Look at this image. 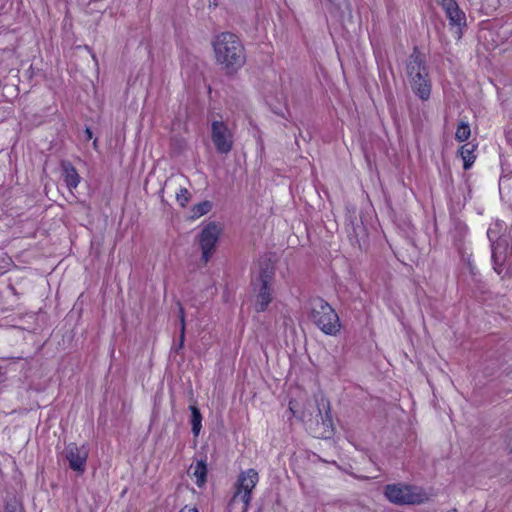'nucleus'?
<instances>
[{"label": "nucleus", "mask_w": 512, "mask_h": 512, "mask_svg": "<svg viewBox=\"0 0 512 512\" xmlns=\"http://www.w3.org/2000/svg\"><path fill=\"white\" fill-rule=\"evenodd\" d=\"M289 412L300 419L315 437L330 438L332 436L334 429L330 403L324 396H315L309 400L301 412L296 409V403L290 401Z\"/></svg>", "instance_id": "obj_1"}, {"label": "nucleus", "mask_w": 512, "mask_h": 512, "mask_svg": "<svg viewBox=\"0 0 512 512\" xmlns=\"http://www.w3.org/2000/svg\"><path fill=\"white\" fill-rule=\"evenodd\" d=\"M212 46L216 62L227 72L233 73L244 65V47L236 35L221 33L214 38Z\"/></svg>", "instance_id": "obj_2"}, {"label": "nucleus", "mask_w": 512, "mask_h": 512, "mask_svg": "<svg viewBox=\"0 0 512 512\" xmlns=\"http://www.w3.org/2000/svg\"><path fill=\"white\" fill-rule=\"evenodd\" d=\"M407 77L413 92L421 100H428L431 94V80L422 56L416 51L408 59Z\"/></svg>", "instance_id": "obj_3"}, {"label": "nucleus", "mask_w": 512, "mask_h": 512, "mask_svg": "<svg viewBox=\"0 0 512 512\" xmlns=\"http://www.w3.org/2000/svg\"><path fill=\"white\" fill-rule=\"evenodd\" d=\"M310 318L325 334L336 335L341 327L339 317L329 303L321 298L310 302Z\"/></svg>", "instance_id": "obj_4"}, {"label": "nucleus", "mask_w": 512, "mask_h": 512, "mask_svg": "<svg viewBox=\"0 0 512 512\" xmlns=\"http://www.w3.org/2000/svg\"><path fill=\"white\" fill-rule=\"evenodd\" d=\"M384 494L390 502L398 505L420 504L428 499L422 488L401 483L387 485Z\"/></svg>", "instance_id": "obj_5"}, {"label": "nucleus", "mask_w": 512, "mask_h": 512, "mask_svg": "<svg viewBox=\"0 0 512 512\" xmlns=\"http://www.w3.org/2000/svg\"><path fill=\"white\" fill-rule=\"evenodd\" d=\"M211 139L220 154H228L233 148V132L223 121L215 120L211 123Z\"/></svg>", "instance_id": "obj_6"}, {"label": "nucleus", "mask_w": 512, "mask_h": 512, "mask_svg": "<svg viewBox=\"0 0 512 512\" xmlns=\"http://www.w3.org/2000/svg\"><path fill=\"white\" fill-rule=\"evenodd\" d=\"M88 455L89 450L87 446H78L75 443H69L63 451V456L68 462L69 467L78 474L85 472Z\"/></svg>", "instance_id": "obj_7"}, {"label": "nucleus", "mask_w": 512, "mask_h": 512, "mask_svg": "<svg viewBox=\"0 0 512 512\" xmlns=\"http://www.w3.org/2000/svg\"><path fill=\"white\" fill-rule=\"evenodd\" d=\"M221 230V226L214 222L209 223L202 229L199 236V244L202 250V259L204 262H208L212 256Z\"/></svg>", "instance_id": "obj_8"}, {"label": "nucleus", "mask_w": 512, "mask_h": 512, "mask_svg": "<svg viewBox=\"0 0 512 512\" xmlns=\"http://www.w3.org/2000/svg\"><path fill=\"white\" fill-rule=\"evenodd\" d=\"M259 482V474L253 469L241 471L234 484V491L252 500V492Z\"/></svg>", "instance_id": "obj_9"}, {"label": "nucleus", "mask_w": 512, "mask_h": 512, "mask_svg": "<svg viewBox=\"0 0 512 512\" xmlns=\"http://www.w3.org/2000/svg\"><path fill=\"white\" fill-rule=\"evenodd\" d=\"M444 10L452 26L462 27L466 25L465 13L459 8L455 0H435Z\"/></svg>", "instance_id": "obj_10"}, {"label": "nucleus", "mask_w": 512, "mask_h": 512, "mask_svg": "<svg viewBox=\"0 0 512 512\" xmlns=\"http://www.w3.org/2000/svg\"><path fill=\"white\" fill-rule=\"evenodd\" d=\"M261 287L259 293L257 295V300L255 303V308L258 312L265 311L271 302V289L269 285V275L261 274L260 275Z\"/></svg>", "instance_id": "obj_11"}, {"label": "nucleus", "mask_w": 512, "mask_h": 512, "mask_svg": "<svg viewBox=\"0 0 512 512\" xmlns=\"http://www.w3.org/2000/svg\"><path fill=\"white\" fill-rule=\"evenodd\" d=\"M188 475L195 480L197 486L202 487L207 477V465L205 461L200 460L192 464L188 469Z\"/></svg>", "instance_id": "obj_12"}, {"label": "nucleus", "mask_w": 512, "mask_h": 512, "mask_svg": "<svg viewBox=\"0 0 512 512\" xmlns=\"http://www.w3.org/2000/svg\"><path fill=\"white\" fill-rule=\"evenodd\" d=\"M251 499L243 496L237 492H233V495L228 503V512H247Z\"/></svg>", "instance_id": "obj_13"}, {"label": "nucleus", "mask_w": 512, "mask_h": 512, "mask_svg": "<svg viewBox=\"0 0 512 512\" xmlns=\"http://www.w3.org/2000/svg\"><path fill=\"white\" fill-rule=\"evenodd\" d=\"M475 150L476 145L471 143H467L461 146L459 153L463 160V168L465 170L470 169L474 164L476 159Z\"/></svg>", "instance_id": "obj_14"}, {"label": "nucleus", "mask_w": 512, "mask_h": 512, "mask_svg": "<svg viewBox=\"0 0 512 512\" xmlns=\"http://www.w3.org/2000/svg\"><path fill=\"white\" fill-rule=\"evenodd\" d=\"M63 176L69 190L75 189L78 186L80 182V176L72 165H63Z\"/></svg>", "instance_id": "obj_15"}, {"label": "nucleus", "mask_w": 512, "mask_h": 512, "mask_svg": "<svg viewBox=\"0 0 512 512\" xmlns=\"http://www.w3.org/2000/svg\"><path fill=\"white\" fill-rule=\"evenodd\" d=\"M192 433L198 436L202 429V415L196 406H190Z\"/></svg>", "instance_id": "obj_16"}, {"label": "nucleus", "mask_w": 512, "mask_h": 512, "mask_svg": "<svg viewBox=\"0 0 512 512\" xmlns=\"http://www.w3.org/2000/svg\"><path fill=\"white\" fill-rule=\"evenodd\" d=\"M471 136V129L468 122L461 120L456 128L455 139L458 142H464Z\"/></svg>", "instance_id": "obj_17"}, {"label": "nucleus", "mask_w": 512, "mask_h": 512, "mask_svg": "<svg viewBox=\"0 0 512 512\" xmlns=\"http://www.w3.org/2000/svg\"><path fill=\"white\" fill-rule=\"evenodd\" d=\"M212 209V203L210 201H203L194 205L191 209V218L197 219L207 214Z\"/></svg>", "instance_id": "obj_18"}, {"label": "nucleus", "mask_w": 512, "mask_h": 512, "mask_svg": "<svg viewBox=\"0 0 512 512\" xmlns=\"http://www.w3.org/2000/svg\"><path fill=\"white\" fill-rule=\"evenodd\" d=\"M176 199H177L178 203L182 207H184L190 199L189 191L184 187L179 188V190L176 192Z\"/></svg>", "instance_id": "obj_19"}, {"label": "nucleus", "mask_w": 512, "mask_h": 512, "mask_svg": "<svg viewBox=\"0 0 512 512\" xmlns=\"http://www.w3.org/2000/svg\"><path fill=\"white\" fill-rule=\"evenodd\" d=\"M181 323H182V327H181V343H182L184 340V332H185L184 314H183L182 310H181Z\"/></svg>", "instance_id": "obj_20"}, {"label": "nucleus", "mask_w": 512, "mask_h": 512, "mask_svg": "<svg viewBox=\"0 0 512 512\" xmlns=\"http://www.w3.org/2000/svg\"><path fill=\"white\" fill-rule=\"evenodd\" d=\"M179 512H198L197 508L195 507H188L185 506L183 509H181Z\"/></svg>", "instance_id": "obj_21"}, {"label": "nucleus", "mask_w": 512, "mask_h": 512, "mask_svg": "<svg viewBox=\"0 0 512 512\" xmlns=\"http://www.w3.org/2000/svg\"><path fill=\"white\" fill-rule=\"evenodd\" d=\"M92 136H93V134H92L91 129H90V128H86V129H85V138H86L87 140H89V139H91V138H92Z\"/></svg>", "instance_id": "obj_22"}, {"label": "nucleus", "mask_w": 512, "mask_h": 512, "mask_svg": "<svg viewBox=\"0 0 512 512\" xmlns=\"http://www.w3.org/2000/svg\"><path fill=\"white\" fill-rule=\"evenodd\" d=\"M492 258H493L494 262L496 263L498 257H497V253H496V250L494 247L492 249Z\"/></svg>", "instance_id": "obj_23"}]
</instances>
